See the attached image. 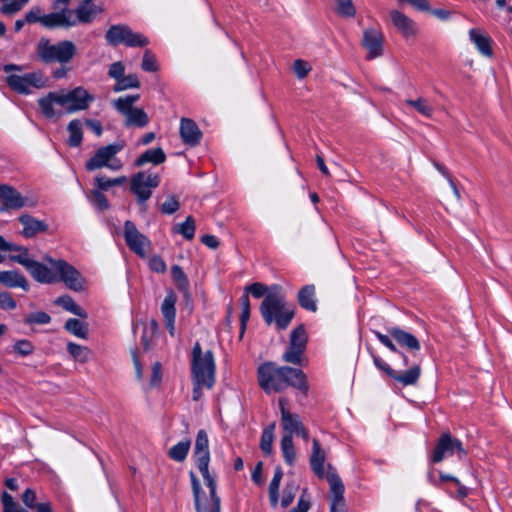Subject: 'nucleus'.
Wrapping results in <instances>:
<instances>
[{"label":"nucleus","instance_id":"nucleus-19","mask_svg":"<svg viewBox=\"0 0 512 512\" xmlns=\"http://www.w3.org/2000/svg\"><path fill=\"white\" fill-rule=\"evenodd\" d=\"M383 39V34L378 29L369 28L364 31L362 44L368 51V59H373L382 55Z\"/></svg>","mask_w":512,"mask_h":512},{"label":"nucleus","instance_id":"nucleus-30","mask_svg":"<svg viewBox=\"0 0 512 512\" xmlns=\"http://www.w3.org/2000/svg\"><path fill=\"white\" fill-rule=\"evenodd\" d=\"M328 468L329 470L326 478L330 486L331 500L344 499L345 487L342 479L336 471L332 469L330 464L328 465Z\"/></svg>","mask_w":512,"mask_h":512},{"label":"nucleus","instance_id":"nucleus-62","mask_svg":"<svg viewBox=\"0 0 512 512\" xmlns=\"http://www.w3.org/2000/svg\"><path fill=\"white\" fill-rule=\"evenodd\" d=\"M295 489H296V486L294 484H287L284 491H283V497L281 499V506L283 508H286L288 507L294 497H295Z\"/></svg>","mask_w":512,"mask_h":512},{"label":"nucleus","instance_id":"nucleus-33","mask_svg":"<svg viewBox=\"0 0 512 512\" xmlns=\"http://www.w3.org/2000/svg\"><path fill=\"white\" fill-rule=\"evenodd\" d=\"M59 98V92H49L45 97L38 99V105L46 118L51 119L56 116L54 104H58Z\"/></svg>","mask_w":512,"mask_h":512},{"label":"nucleus","instance_id":"nucleus-64","mask_svg":"<svg viewBox=\"0 0 512 512\" xmlns=\"http://www.w3.org/2000/svg\"><path fill=\"white\" fill-rule=\"evenodd\" d=\"M178 209L179 202L174 196L169 197L161 206V211L168 215L175 213Z\"/></svg>","mask_w":512,"mask_h":512},{"label":"nucleus","instance_id":"nucleus-29","mask_svg":"<svg viewBox=\"0 0 512 512\" xmlns=\"http://www.w3.org/2000/svg\"><path fill=\"white\" fill-rule=\"evenodd\" d=\"M469 38L482 55L486 57L492 56L493 51L491 47V39L489 36L481 33V31L478 29L472 28L469 30Z\"/></svg>","mask_w":512,"mask_h":512},{"label":"nucleus","instance_id":"nucleus-34","mask_svg":"<svg viewBox=\"0 0 512 512\" xmlns=\"http://www.w3.org/2000/svg\"><path fill=\"white\" fill-rule=\"evenodd\" d=\"M55 304L61 306L66 311H69L70 313H73L74 315H77L81 318L87 317L86 311L82 307H80L69 295H63L58 297L55 301Z\"/></svg>","mask_w":512,"mask_h":512},{"label":"nucleus","instance_id":"nucleus-46","mask_svg":"<svg viewBox=\"0 0 512 512\" xmlns=\"http://www.w3.org/2000/svg\"><path fill=\"white\" fill-rule=\"evenodd\" d=\"M127 182L126 176H120L117 178H107L105 176H96L95 184L99 190L107 191L109 188L113 186H120Z\"/></svg>","mask_w":512,"mask_h":512},{"label":"nucleus","instance_id":"nucleus-54","mask_svg":"<svg viewBox=\"0 0 512 512\" xmlns=\"http://www.w3.org/2000/svg\"><path fill=\"white\" fill-rule=\"evenodd\" d=\"M241 304V315H240V324H241V333L244 332L247 322L250 318V300L247 294H244L240 298Z\"/></svg>","mask_w":512,"mask_h":512},{"label":"nucleus","instance_id":"nucleus-58","mask_svg":"<svg viewBox=\"0 0 512 512\" xmlns=\"http://www.w3.org/2000/svg\"><path fill=\"white\" fill-rule=\"evenodd\" d=\"M14 351L21 356H28L33 353L34 346L28 340H19L14 344Z\"/></svg>","mask_w":512,"mask_h":512},{"label":"nucleus","instance_id":"nucleus-49","mask_svg":"<svg viewBox=\"0 0 512 512\" xmlns=\"http://www.w3.org/2000/svg\"><path fill=\"white\" fill-rule=\"evenodd\" d=\"M336 3V12L344 18H352L356 14V8L352 0H334Z\"/></svg>","mask_w":512,"mask_h":512},{"label":"nucleus","instance_id":"nucleus-43","mask_svg":"<svg viewBox=\"0 0 512 512\" xmlns=\"http://www.w3.org/2000/svg\"><path fill=\"white\" fill-rule=\"evenodd\" d=\"M140 81L135 74L123 75L113 86L114 92H121L127 89L139 88Z\"/></svg>","mask_w":512,"mask_h":512},{"label":"nucleus","instance_id":"nucleus-28","mask_svg":"<svg viewBox=\"0 0 512 512\" xmlns=\"http://www.w3.org/2000/svg\"><path fill=\"white\" fill-rule=\"evenodd\" d=\"M0 283L9 288H22L24 291L29 290V284L26 278L18 271H0Z\"/></svg>","mask_w":512,"mask_h":512},{"label":"nucleus","instance_id":"nucleus-2","mask_svg":"<svg viewBox=\"0 0 512 512\" xmlns=\"http://www.w3.org/2000/svg\"><path fill=\"white\" fill-rule=\"evenodd\" d=\"M257 375L260 387L267 394L282 392L289 386L305 394L308 392L306 375L300 369L265 362L258 367Z\"/></svg>","mask_w":512,"mask_h":512},{"label":"nucleus","instance_id":"nucleus-57","mask_svg":"<svg viewBox=\"0 0 512 512\" xmlns=\"http://www.w3.org/2000/svg\"><path fill=\"white\" fill-rule=\"evenodd\" d=\"M51 321V317L46 312H34L28 315L26 318V323L28 324H48Z\"/></svg>","mask_w":512,"mask_h":512},{"label":"nucleus","instance_id":"nucleus-60","mask_svg":"<svg viewBox=\"0 0 512 512\" xmlns=\"http://www.w3.org/2000/svg\"><path fill=\"white\" fill-rule=\"evenodd\" d=\"M21 500L28 509H32L37 504V495L35 490L32 488H27L23 492Z\"/></svg>","mask_w":512,"mask_h":512},{"label":"nucleus","instance_id":"nucleus-31","mask_svg":"<svg viewBox=\"0 0 512 512\" xmlns=\"http://www.w3.org/2000/svg\"><path fill=\"white\" fill-rule=\"evenodd\" d=\"M166 160V155L162 148L148 149L143 152L135 161L137 167H141L147 163L154 165L162 164Z\"/></svg>","mask_w":512,"mask_h":512},{"label":"nucleus","instance_id":"nucleus-15","mask_svg":"<svg viewBox=\"0 0 512 512\" xmlns=\"http://www.w3.org/2000/svg\"><path fill=\"white\" fill-rule=\"evenodd\" d=\"M124 238L131 251L141 258L146 256V249L150 246V241L132 221L128 220L124 224Z\"/></svg>","mask_w":512,"mask_h":512},{"label":"nucleus","instance_id":"nucleus-51","mask_svg":"<svg viewBox=\"0 0 512 512\" xmlns=\"http://www.w3.org/2000/svg\"><path fill=\"white\" fill-rule=\"evenodd\" d=\"M1 502L3 506V512H29L28 510L23 509L8 492L2 493Z\"/></svg>","mask_w":512,"mask_h":512},{"label":"nucleus","instance_id":"nucleus-18","mask_svg":"<svg viewBox=\"0 0 512 512\" xmlns=\"http://www.w3.org/2000/svg\"><path fill=\"white\" fill-rule=\"evenodd\" d=\"M287 399L280 398L279 399V409L281 412V426L285 432L283 436H291L301 428L303 425L300 417L296 413L290 412L287 408Z\"/></svg>","mask_w":512,"mask_h":512},{"label":"nucleus","instance_id":"nucleus-1","mask_svg":"<svg viewBox=\"0 0 512 512\" xmlns=\"http://www.w3.org/2000/svg\"><path fill=\"white\" fill-rule=\"evenodd\" d=\"M17 255H11L10 260L24 266L30 275L39 283L51 284L63 282L70 290L79 292L83 290L85 280L81 273L63 259L44 257V263L35 261L29 257L27 248L18 246Z\"/></svg>","mask_w":512,"mask_h":512},{"label":"nucleus","instance_id":"nucleus-23","mask_svg":"<svg viewBox=\"0 0 512 512\" xmlns=\"http://www.w3.org/2000/svg\"><path fill=\"white\" fill-rule=\"evenodd\" d=\"M180 135L184 144L197 146L202 138V132L197 124L188 118H182L180 123Z\"/></svg>","mask_w":512,"mask_h":512},{"label":"nucleus","instance_id":"nucleus-25","mask_svg":"<svg viewBox=\"0 0 512 512\" xmlns=\"http://www.w3.org/2000/svg\"><path fill=\"white\" fill-rule=\"evenodd\" d=\"M325 460L326 454L322 449L319 441L317 439H313L312 441V453L310 456V466L314 474L319 478L325 477Z\"/></svg>","mask_w":512,"mask_h":512},{"label":"nucleus","instance_id":"nucleus-24","mask_svg":"<svg viewBox=\"0 0 512 512\" xmlns=\"http://www.w3.org/2000/svg\"><path fill=\"white\" fill-rule=\"evenodd\" d=\"M0 200L7 209H21L26 204V199L14 187L1 184Z\"/></svg>","mask_w":512,"mask_h":512},{"label":"nucleus","instance_id":"nucleus-16","mask_svg":"<svg viewBox=\"0 0 512 512\" xmlns=\"http://www.w3.org/2000/svg\"><path fill=\"white\" fill-rule=\"evenodd\" d=\"M194 459L202 477L211 475L209 472L210 451L208 435L204 430H199L194 447Z\"/></svg>","mask_w":512,"mask_h":512},{"label":"nucleus","instance_id":"nucleus-56","mask_svg":"<svg viewBox=\"0 0 512 512\" xmlns=\"http://www.w3.org/2000/svg\"><path fill=\"white\" fill-rule=\"evenodd\" d=\"M293 70L299 79L305 78L311 70L308 62L297 59L294 61Z\"/></svg>","mask_w":512,"mask_h":512},{"label":"nucleus","instance_id":"nucleus-20","mask_svg":"<svg viewBox=\"0 0 512 512\" xmlns=\"http://www.w3.org/2000/svg\"><path fill=\"white\" fill-rule=\"evenodd\" d=\"M389 335L403 348H406L409 352L416 357V353L420 350L419 340L411 333L400 329L399 327L387 328Z\"/></svg>","mask_w":512,"mask_h":512},{"label":"nucleus","instance_id":"nucleus-26","mask_svg":"<svg viewBox=\"0 0 512 512\" xmlns=\"http://www.w3.org/2000/svg\"><path fill=\"white\" fill-rule=\"evenodd\" d=\"M18 220L23 226L22 235L26 238H31L41 232H46L48 229V225L44 221L38 220L28 214L21 215Z\"/></svg>","mask_w":512,"mask_h":512},{"label":"nucleus","instance_id":"nucleus-41","mask_svg":"<svg viewBox=\"0 0 512 512\" xmlns=\"http://www.w3.org/2000/svg\"><path fill=\"white\" fill-rule=\"evenodd\" d=\"M64 328L71 334L86 339L88 334L87 326L79 319L70 318L66 321Z\"/></svg>","mask_w":512,"mask_h":512},{"label":"nucleus","instance_id":"nucleus-39","mask_svg":"<svg viewBox=\"0 0 512 512\" xmlns=\"http://www.w3.org/2000/svg\"><path fill=\"white\" fill-rule=\"evenodd\" d=\"M373 333L376 336V338L380 341L381 344H383L385 347H387L391 352L399 355V357L401 359L402 366L409 365L408 356L405 353L398 351L397 347L395 346V344L393 343V341L391 340V338L388 335L382 334L379 331H373Z\"/></svg>","mask_w":512,"mask_h":512},{"label":"nucleus","instance_id":"nucleus-59","mask_svg":"<svg viewBox=\"0 0 512 512\" xmlns=\"http://www.w3.org/2000/svg\"><path fill=\"white\" fill-rule=\"evenodd\" d=\"M149 268L156 273H165L167 270V265L162 257L158 255H154L149 260Z\"/></svg>","mask_w":512,"mask_h":512},{"label":"nucleus","instance_id":"nucleus-50","mask_svg":"<svg viewBox=\"0 0 512 512\" xmlns=\"http://www.w3.org/2000/svg\"><path fill=\"white\" fill-rule=\"evenodd\" d=\"M3 5L0 8L2 14L13 15L19 12L29 0H0Z\"/></svg>","mask_w":512,"mask_h":512},{"label":"nucleus","instance_id":"nucleus-52","mask_svg":"<svg viewBox=\"0 0 512 512\" xmlns=\"http://www.w3.org/2000/svg\"><path fill=\"white\" fill-rule=\"evenodd\" d=\"M171 276L180 290L188 289L189 282L187 276L179 265H173L171 267Z\"/></svg>","mask_w":512,"mask_h":512},{"label":"nucleus","instance_id":"nucleus-42","mask_svg":"<svg viewBox=\"0 0 512 512\" xmlns=\"http://www.w3.org/2000/svg\"><path fill=\"white\" fill-rule=\"evenodd\" d=\"M102 191L103 190H99V188H97L92 190L89 194H87L88 201L98 211H104L109 208V202L106 196L102 193Z\"/></svg>","mask_w":512,"mask_h":512},{"label":"nucleus","instance_id":"nucleus-63","mask_svg":"<svg viewBox=\"0 0 512 512\" xmlns=\"http://www.w3.org/2000/svg\"><path fill=\"white\" fill-rule=\"evenodd\" d=\"M247 292L251 293V295L255 298H261L262 296H266L269 290L267 287L259 282L253 283L246 288Z\"/></svg>","mask_w":512,"mask_h":512},{"label":"nucleus","instance_id":"nucleus-22","mask_svg":"<svg viewBox=\"0 0 512 512\" xmlns=\"http://www.w3.org/2000/svg\"><path fill=\"white\" fill-rule=\"evenodd\" d=\"M390 18L395 28L406 38L415 36L417 33V24L408 16L398 10H391Z\"/></svg>","mask_w":512,"mask_h":512},{"label":"nucleus","instance_id":"nucleus-10","mask_svg":"<svg viewBox=\"0 0 512 512\" xmlns=\"http://www.w3.org/2000/svg\"><path fill=\"white\" fill-rule=\"evenodd\" d=\"M106 40L110 45L125 44L128 47H144L149 43L147 37L133 32L126 25H112L106 32Z\"/></svg>","mask_w":512,"mask_h":512},{"label":"nucleus","instance_id":"nucleus-3","mask_svg":"<svg viewBox=\"0 0 512 512\" xmlns=\"http://www.w3.org/2000/svg\"><path fill=\"white\" fill-rule=\"evenodd\" d=\"M260 313L267 325H275L277 330H285L294 317V309L286 302L281 288L272 286L260 305Z\"/></svg>","mask_w":512,"mask_h":512},{"label":"nucleus","instance_id":"nucleus-27","mask_svg":"<svg viewBox=\"0 0 512 512\" xmlns=\"http://www.w3.org/2000/svg\"><path fill=\"white\" fill-rule=\"evenodd\" d=\"M118 112L125 117V126L127 127L143 128L149 123V117L142 108H126Z\"/></svg>","mask_w":512,"mask_h":512},{"label":"nucleus","instance_id":"nucleus-45","mask_svg":"<svg viewBox=\"0 0 512 512\" xmlns=\"http://www.w3.org/2000/svg\"><path fill=\"white\" fill-rule=\"evenodd\" d=\"M274 429L275 424L272 423L267 426L262 433L260 447L265 455H270L272 453V444L274 440Z\"/></svg>","mask_w":512,"mask_h":512},{"label":"nucleus","instance_id":"nucleus-17","mask_svg":"<svg viewBox=\"0 0 512 512\" xmlns=\"http://www.w3.org/2000/svg\"><path fill=\"white\" fill-rule=\"evenodd\" d=\"M76 25L74 12L70 9H62L43 15L42 26L48 29L63 27L69 28Z\"/></svg>","mask_w":512,"mask_h":512},{"label":"nucleus","instance_id":"nucleus-37","mask_svg":"<svg viewBox=\"0 0 512 512\" xmlns=\"http://www.w3.org/2000/svg\"><path fill=\"white\" fill-rule=\"evenodd\" d=\"M280 447L284 461L286 464L292 466L296 460L293 438L291 436H283L281 439Z\"/></svg>","mask_w":512,"mask_h":512},{"label":"nucleus","instance_id":"nucleus-36","mask_svg":"<svg viewBox=\"0 0 512 512\" xmlns=\"http://www.w3.org/2000/svg\"><path fill=\"white\" fill-rule=\"evenodd\" d=\"M190 445V440H182L169 449L168 456L174 461L182 462L188 455Z\"/></svg>","mask_w":512,"mask_h":512},{"label":"nucleus","instance_id":"nucleus-44","mask_svg":"<svg viewBox=\"0 0 512 512\" xmlns=\"http://www.w3.org/2000/svg\"><path fill=\"white\" fill-rule=\"evenodd\" d=\"M405 104L414 108L421 115L430 118L433 115V107L429 105L428 101L425 98L419 97L416 100L407 99L405 100Z\"/></svg>","mask_w":512,"mask_h":512},{"label":"nucleus","instance_id":"nucleus-38","mask_svg":"<svg viewBox=\"0 0 512 512\" xmlns=\"http://www.w3.org/2000/svg\"><path fill=\"white\" fill-rule=\"evenodd\" d=\"M98 10L94 5L87 6L86 4H79L76 13V24L79 23H90L93 21Z\"/></svg>","mask_w":512,"mask_h":512},{"label":"nucleus","instance_id":"nucleus-9","mask_svg":"<svg viewBox=\"0 0 512 512\" xmlns=\"http://www.w3.org/2000/svg\"><path fill=\"white\" fill-rule=\"evenodd\" d=\"M46 78L44 75L37 72L19 74H9L6 77L7 85L14 92L22 95H29L33 92V89H41L46 86Z\"/></svg>","mask_w":512,"mask_h":512},{"label":"nucleus","instance_id":"nucleus-40","mask_svg":"<svg viewBox=\"0 0 512 512\" xmlns=\"http://www.w3.org/2000/svg\"><path fill=\"white\" fill-rule=\"evenodd\" d=\"M67 351L76 361L81 363L87 362L91 354V351L88 347L81 346L74 342H68Z\"/></svg>","mask_w":512,"mask_h":512},{"label":"nucleus","instance_id":"nucleus-21","mask_svg":"<svg viewBox=\"0 0 512 512\" xmlns=\"http://www.w3.org/2000/svg\"><path fill=\"white\" fill-rule=\"evenodd\" d=\"M176 302V294L173 291H169L161 304V313L164 318L165 327L172 337L175 335Z\"/></svg>","mask_w":512,"mask_h":512},{"label":"nucleus","instance_id":"nucleus-12","mask_svg":"<svg viewBox=\"0 0 512 512\" xmlns=\"http://www.w3.org/2000/svg\"><path fill=\"white\" fill-rule=\"evenodd\" d=\"M456 454L459 459H462L467 453L463 448L462 442L453 438L450 433H443L434 448L431 456L433 463L441 462L445 457Z\"/></svg>","mask_w":512,"mask_h":512},{"label":"nucleus","instance_id":"nucleus-7","mask_svg":"<svg viewBox=\"0 0 512 512\" xmlns=\"http://www.w3.org/2000/svg\"><path fill=\"white\" fill-rule=\"evenodd\" d=\"M370 356L377 369L387 374L402 386L416 385L421 376V361H416L406 370L393 369L389 364L383 361L377 354L370 350Z\"/></svg>","mask_w":512,"mask_h":512},{"label":"nucleus","instance_id":"nucleus-53","mask_svg":"<svg viewBox=\"0 0 512 512\" xmlns=\"http://www.w3.org/2000/svg\"><path fill=\"white\" fill-rule=\"evenodd\" d=\"M139 99V94L126 95L124 97H119L113 100L112 105L117 111H122L126 108H133L134 103H136Z\"/></svg>","mask_w":512,"mask_h":512},{"label":"nucleus","instance_id":"nucleus-14","mask_svg":"<svg viewBox=\"0 0 512 512\" xmlns=\"http://www.w3.org/2000/svg\"><path fill=\"white\" fill-rule=\"evenodd\" d=\"M307 334L303 325H299L292 330L290 335V345L283 354V360L298 365L301 363V356L306 349Z\"/></svg>","mask_w":512,"mask_h":512},{"label":"nucleus","instance_id":"nucleus-55","mask_svg":"<svg viewBox=\"0 0 512 512\" xmlns=\"http://www.w3.org/2000/svg\"><path fill=\"white\" fill-rule=\"evenodd\" d=\"M141 68L146 72H156L158 70L156 58L150 50L144 52Z\"/></svg>","mask_w":512,"mask_h":512},{"label":"nucleus","instance_id":"nucleus-5","mask_svg":"<svg viewBox=\"0 0 512 512\" xmlns=\"http://www.w3.org/2000/svg\"><path fill=\"white\" fill-rule=\"evenodd\" d=\"M76 45L70 40L52 43L48 38H41L36 47L37 57L44 63H69L76 55Z\"/></svg>","mask_w":512,"mask_h":512},{"label":"nucleus","instance_id":"nucleus-11","mask_svg":"<svg viewBox=\"0 0 512 512\" xmlns=\"http://www.w3.org/2000/svg\"><path fill=\"white\" fill-rule=\"evenodd\" d=\"M58 105L65 108L69 114L83 111L89 108L95 100V96L82 86H78L66 93L59 92Z\"/></svg>","mask_w":512,"mask_h":512},{"label":"nucleus","instance_id":"nucleus-48","mask_svg":"<svg viewBox=\"0 0 512 512\" xmlns=\"http://www.w3.org/2000/svg\"><path fill=\"white\" fill-rule=\"evenodd\" d=\"M174 231L180 235H182L186 240H192L195 235V222L191 216H188L186 220L178 224Z\"/></svg>","mask_w":512,"mask_h":512},{"label":"nucleus","instance_id":"nucleus-13","mask_svg":"<svg viewBox=\"0 0 512 512\" xmlns=\"http://www.w3.org/2000/svg\"><path fill=\"white\" fill-rule=\"evenodd\" d=\"M204 483L209 489V497L203 493L202 495L194 498V505L196 512H220L221 500L216 493V480L212 475L203 477Z\"/></svg>","mask_w":512,"mask_h":512},{"label":"nucleus","instance_id":"nucleus-4","mask_svg":"<svg viewBox=\"0 0 512 512\" xmlns=\"http://www.w3.org/2000/svg\"><path fill=\"white\" fill-rule=\"evenodd\" d=\"M215 373L213 352L211 350L203 352L200 343L196 342L191 354L192 381H199L201 384H206V389H211L215 383Z\"/></svg>","mask_w":512,"mask_h":512},{"label":"nucleus","instance_id":"nucleus-8","mask_svg":"<svg viewBox=\"0 0 512 512\" xmlns=\"http://www.w3.org/2000/svg\"><path fill=\"white\" fill-rule=\"evenodd\" d=\"M160 185V176L150 171H140L130 180V190L139 205L146 209V202L151 198L153 189Z\"/></svg>","mask_w":512,"mask_h":512},{"label":"nucleus","instance_id":"nucleus-61","mask_svg":"<svg viewBox=\"0 0 512 512\" xmlns=\"http://www.w3.org/2000/svg\"><path fill=\"white\" fill-rule=\"evenodd\" d=\"M17 306L16 301L8 292H0V308L2 310H13Z\"/></svg>","mask_w":512,"mask_h":512},{"label":"nucleus","instance_id":"nucleus-32","mask_svg":"<svg viewBox=\"0 0 512 512\" xmlns=\"http://www.w3.org/2000/svg\"><path fill=\"white\" fill-rule=\"evenodd\" d=\"M298 301L302 308L315 312L317 310L316 298H315V286L305 285L298 292Z\"/></svg>","mask_w":512,"mask_h":512},{"label":"nucleus","instance_id":"nucleus-35","mask_svg":"<svg viewBox=\"0 0 512 512\" xmlns=\"http://www.w3.org/2000/svg\"><path fill=\"white\" fill-rule=\"evenodd\" d=\"M67 130L69 132L68 144L71 147H78L82 143L83 139V131H82V123L78 119H74L69 122L67 126Z\"/></svg>","mask_w":512,"mask_h":512},{"label":"nucleus","instance_id":"nucleus-47","mask_svg":"<svg viewBox=\"0 0 512 512\" xmlns=\"http://www.w3.org/2000/svg\"><path fill=\"white\" fill-rule=\"evenodd\" d=\"M439 477H440L441 482L451 481L455 485V487H456V495H454L455 497H457L459 499H464L469 495V492H470L469 488L466 487L465 485H463L459 481L458 478H456L452 475H449V474L442 473V472H440Z\"/></svg>","mask_w":512,"mask_h":512},{"label":"nucleus","instance_id":"nucleus-6","mask_svg":"<svg viewBox=\"0 0 512 512\" xmlns=\"http://www.w3.org/2000/svg\"><path fill=\"white\" fill-rule=\"evenodd\" d=\"M125 142L115 141L112 144L100 147L95 154L85 163L87 171H94L106 167L112 171H119L123 163L116 157V154L123 150Z\"/></svg>","mask_w":512,"mask_h":512}]
</instances>
